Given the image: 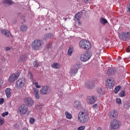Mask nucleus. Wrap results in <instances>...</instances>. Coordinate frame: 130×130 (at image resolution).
<instances>
[{
    "mask_svg": "<svg viewBox=\"0 0 130 130\" xmlns=\"http://www.w3.org/2000/svg\"><path fill=\"white\" fill-rule=\"evenodd\" d=\"M73 106L75 107V108H76V109H78V110H80V109H82V108H83V106H82L81 102H80L79 100H76L74 102Z\"/></svg>",
    "mask_w": 130,
    "mask_h": 130,
    "instance_id": "16",
    "label": "nucleus"
},
{
    "mask_svg": "<svg viewBox=\"0 0 130 130\" xmlns=\"http://www.w3.org/2000/svg\"><path fill=\"white\" fill-rule=\"evenodd\" d=\"M27 59V55L25 54H23L21 55L20 57L18 59V62H21L22 61H24Z\"/></svg>",
    "mask_w": 130,
    "mask_h": 130,
    "instance_id": "18",
    "label": "nucleus"
},
{
    "mask_svg": "<svg viewBox=\"0 0 130 130\" xmlns=\"http://www.w3.org/2000/svg\"><path fill=\"white\" fill-rule=\"evenodd\" d=\"M22 130H29L27 127H24Z\"/></svg>",
    "mask_w": 130,
    "mask_h": 130,
    "instance_id": "51",
    "label": "nucleus"
},
{
    "mask_svg": "<svg viewBox=\"0 0 130 130\" xmlns=\"http://www.w3.org/2000/svg\"><path fill=\"white\" fill-rule=\"evenodd\" d=\"M13 93V91L12 89L10 88H7L5 89V94L7 98H11L12 97V94Z\"/></svg>",
    "mask_w": 130,
    "mask_h": 130,
    "instance_id": "17",
    "label": "nucleus"
},
{
    "mask_svg": "<svg viewBox=\"0 0 130 130\" xmlns=\"http://www.w3.org/2000/svg\"><path fill=\"white\" fill-rule=\"evenodd\" d=\"M85 2H89V0H84Z\"/></svg>",
    "mask_w": 130,
    "mask_h": 130,
    "instance_id": "54",
    "label": "nucleus"
},
{
    "mask_svg": "<svg viewBox=\"0 0 130 130\" xmlns=\"http://www.w3.org/2000/svg\"><path fill=\"white\" fill-rule=\"evenodd\" d=\"M41 95H48L51 93V88L48 86H43L40 90Z\"/></svg>",
    "mask_w": 130,
    "mask_h": 130,
    "instance_id": "7",
    "label": "nucleus"
},
{
    "mask_svg": "<svg viewBox=\"0 0 130 130\" xmlns=\"http://www.w3.org/2000/svg\"><path fill=\"white\" fill-rule=\"evenodd\" d=\"M50 46H51V44H50L49 46H48V45H46V47H47L48 48H49Z\"/></svg>",
    "mask_w": 130,
    "mask_h": 130,
    "instance_id": "49",
    "label": "nucleus"
},
{
    "mask_svg": "<svg viewBox=\"0 0 130 130\" xmlns=\"http://www.w3.org/2000/svg\"><path fill=\"white\" fill-rule=\"evenodd\" d=\"M43 105H41V104H38L37 105H36V107L37 108V109H41V108H42L43 107Z\"/></svg>",
    "mask_w": 130,
    "mask_h": 130,
    "instance_id": "38",
    "label": "nucleus"
},
{
    "mask_svg": "<svg viewBox=\"0 0 130 130\" xmlns=\"http://www.w3.org/2000/svg\"><path fill=\"white\" fill-rule=\"evenodd\" d=\"M33 65L35 68H38L40 66V63H38V62L36 61L34 62Z\"/></svg>",
    "mask_w": 130,
    "mask_h": 130,
    "instance_id": "35",
    "label": "nucleus"
},
{
    "mask_svg": "<svg viewBox=\"0 0 130 130\" xmlns=\"http://www.w3.org/2000/svg\"><path fill=\"white\" fill-rule=\"evenodd\" d=\"M119 38L121 40H126L127 38H129V32H121L119 35Z\"/></svg>",
    "mask_w": 130,
    "mask_h": 130,
    "instance_id": "14",
    "label": "nucleus"
},
{
    "mask_svg": "<svg viewBox=\"0 0 130 130\" xmlns=\"http://www.w3.org/2000/svg\"><path fill=\"white\" fill-rule=\"evenodd\" d=\"M5 123V119H4V118L0 117V126H1V125H4V124Z\"/></svg>",
    "mask_w": 130,
    "mask_h": 130,
    "instance_id": "33",
    "label": "nucleus"
},
{
    "mask_svg": "<svg viewBox=\"0 0 130 130\" xmlns=\"http://www.w3.org/2000/svg\"><path fill=\"white\" fill-rule=\"evenodd\" d=\"M6 50H7V51H8L10 50V48H9V47H6Z\"/></svg>",
    "mask_w": 130,
    "mask_h": 130,
    "instance_id": "50",
    "label": "nucleus"
},
{
    "mask_svg": "<svg viewBox=\"0 0 130 130\" xmlns=\"http://www.w3.org/2000/svg\"><path fill=\"white\" fill-rule=\"evenodd\" d=\"M100 23L102 24V25H106V24H107V23H108V21H107V20H106L104 18H101L100 19Z\"/></svg>",
    "mask_w": 130,
    "mask_h": 130,
    "instance_id": "27",
    "label": "nucleus"
},
{
    "mask_svg": "<svg viewBox=\"0 0 130 130\" xmlns=\"http://www.w3.org/2000/svg\"><path fill=\"white\" fill-rule=\"evenodd\" d=\"M20 77V73H15L12 74L10 76L9 78V83H14L16 80H17L18 78Z\"/></svg>",
    "mask_w": 130,
    "mask_h": 130,
    "instance_id": "11",
    "label": "nucleus"
},
{
    "mask_svg": "<svg viewBox=\"0 0 130 130\" xmlns=\"http://www.w3.org/2000/svg\"><path fill=\"white\" fill-rule=\"evenodd\" d=\"M125 96V93L123 91H121L119 93V96L120 97H124Z\"/></svg>",
    "mask_w": 130,
    "mask_h": 130,
    "instance_id": "39",
    "label": "nucleus"
},
{
    "mask_svg": "<svg viewBox=\"0 0 130 130\" xmlns=\"http://www.w3.org/2000/svg\"><path fill=\"white\" fill-rule=\"evenodd\" d=\"M3 82L4 81L3 80V79H2V78H0V89L1 88H2V85H3Z\"/></svg>",
    "mask_w": 130,
    "mask_h": 130,
    "instance_id": "47",
    "label": "nucleus"
},
{
    "mask_svg": "<svg viewBox=\"0 0 130 130\" xmlns=\"http://www.w3.org/2000/svg\"><path fill=\"white\" fill-rule=\"evenodd\" d=\"M1 115L2 117H6V116H8V115H9V113L8 112L3 113Z\"/></svg>",
    "mask_w": 130,
    "mask_h": 130,
    "instance_id": "41",
    "label": "nucleus"
},
{
    "mask_svg": "<svg viewBox=\"0 0 130 130\" xmlns=\"http://www.w3.org/2000/svg\"><path fill=\"white\" fill-rule=\"evenodd\" d=\"M25 84H26V80L24 78L19 79L16 82L15 87L16 89H22L24 88Z\"/></svg>",
    "mask_w": 130,
    "mask_h": 130,
    "instance_id": "6",
    "label": "nucleus"
},
{
    "mask_svg": "<svg viewBox=\"0 0 130 130\" xmlns=\"http://www.w3.org/2000/svg\"><path fill=\"white\" fill-rule=\"evenodd\" d=\"M97 101V96L95 95L88 96L87 97L86 102L89 105L94 104Z\"/></svg>",
    "mask_w": 130,
    "mask_h": 130,
    "instance_id": "8",
    "label": "nucleus"
},
{
    "mask_svg": "<svg viewBox=\"0 0 130 130\" xmlns=\"http://www.w3.org/2000/svg\"><path fill=\"white\" fill-rule=\"evenodd\" d=\"M109 115L110 117L115 118L117 117V115H118V113H117V111L116 110H113L109 113Z\"/></svg>",
    "mask_w": 130,
    "mask_h": 130,
    "instance_id": "19",
    "label": "nucleus"
},
{
    "mask_svg": "<svg viewBox=\"0 0 130 130\" xmlns=\"http://www.w3.org/2000/svg\"><path fill=\"white\" fill-rule=\"evenodd\" d=\"M65 115L67 119H72V118H73V116L72 115V114H71L68 111L65 112Z\"/></svg>",
    "mask_w": 130,
    "mask_h": 130,
    "instance_id": "25",
    "label": "nucleus"
},
{
    "mask_svg": "<svg viewBox=\"0 0 130 130\" xmlns=\"http://www.w3.org/2000/svg\"><path fill=\"white\" fill-rule=\"evenodd\" d=\"M2 32L3 33V34L5 35L6 37H10V36H11V33H10V31H9L8 30H6V29H3L2 30Z\"/></svg>",
    "mask_w": 130,
    "mask_h": 130,
    "instance_id": "23",
    "label": "nucleus"
},
{
    "mask_svg": "<svg viewBox=\"0 0 130 130\" xmlns=\"http://www.w3.org/2000/svg\"><path fill=\"white\" fill-rule=\"evenodd\" d=\"M81 17H82V12H78L75 16V19H76L77 21H79V20L81 19Z\"/></svg>",
    "mask_w": 130,
    "mask_h": 130,
    "instance_id": "28",
    "label": "nucleus"
},
{
    "mask_svg": "<svg viewBox=\"0 0 130 130\" xmlns=\"http://www.w3.org/2000/svg\"><path fill=\"white\" fill-rule=\"evenodd\" d=\"M98 130H102V128L100 127H99L98 128Z\"/></svg>",
    "mask_w": 130,
    "mask_h": 130,
    "instance_id": "52",
    "label": "nucleus"
},
{
    "mask_svg": "<svg viewBox=\"0 0 130 130\" xmlns=\"http://www.w3.org/2000/svg\"><path fill=\"white\" fill-rule=\"evenodd\" d=\"M61 67V66L60 65V64H59L57 62L53 63L51 65V67L52 68V69H60Z\"/></svg>",
    "mask_w": 130,
    "mask_h": 130,
    "instance_id": "22",
    "label": "nucleus"
},
{
    "mask_svg": "<svg viewBox=\"0 0 130 130\" xmlns=\"http://www.w3.org/2000/svg\"><path fill=\"white\" fill-rule=\"evenodd\" d=\"M4 102H5V99L3 98L0 99V104H4Z\"/></svg>",
    "mask_w": 130,
    "mask_h": 130,
    "instance_id": "45",
    "label": "nucleus"
},
{
    "mask_svg": "<svg viewBox=\"0 0 130 130\" xmlns=\"http://www.w3.org/2000/svg\"><path fill=\"white\" fill-rule=\"evenodd\" d=\"M79 46L83 49H90L91 47V43L90 41L86 40L80 41L79 42Z\"/></svg>",
    "mask_w": 130,
    "mask_h": 130,
    "instance_id": "3",
    "label": "nucleus"
},
{
    "mask_svg": "<svg viewBox=\"0 0 130 130\" xmlns=\"http://www.w3.org/2000/svg\"><path fill=\"white\" fill-rule=\"evenodd\" d=\"M92 108L93 109V110H98V109H99V104H94L92 106Z\"/></svg>",
    "mask_w": 130,
    "mask_h": 130,
    "instance_id": "30",
    "label": "nucleus"
},
{
    "mask_svg": "<svg viewBox=\"0 0 130 130\" xmlns=\"http://www.w3.org/2000/svg\"><path fill=\"white\" fill-rule=\"evenodd\" d=\"M97 92L98 94H100V96H101V94H102V88H101V87H99L98 88Z\"/></svg>",
    "mask_w": 130,
    "mask_h": 130,
    "instance_id": "37",
    "label": "nucleus"
},
{
    "mask_svg": "<svg viewBox=\"0 0 130 130\" xmlns=\"http://www.w3.org/2000/svg\"><path fill=\"white\" fill-rule=\"evenodd\" d=\"M23 100L28 107H31L34 104V101L30 97L24 98Z\"/></svg>",
    "mask_w": 130,
    "mask_h": 130,
    "instance_id": "13",
    "label": "nucleus"
},
{
    "mask_svg": "<svg viewBox=\"0 0 130 130\" xmlns=\"http://www.w3.org/2000/svg\"><path fill=\"white\" fill-rule=\"evenodd\" d=\"M73 52H74V47L72 46H70L68 51V55H70V56L72 55Z\"/></svg>",
    "mask_w": 130,
    "mask_h": 130,
    "instance_id": "24",
    "label": "nucleus"
},
{
    "mask_svg": "<svg viewBox=\"0 0 130 130\" xmlns=\"http://www.w3.org/2000/svg\"><path fill=\"white\" fill-rule=\"evenodd\" d=\"M116 73V70H114L113 68H109L107 72V75L108 76H111L112 75H114Z\"/></svg>",
    "mask_w": 130,
    "mask_h": 130,
    "instance_id": "20",
    "label": "nucleus"
},
{
    "mask_svg": "<svg viewBox=\"0 0 130 130\" xmlns=\"http://www.w3.org/2000/svg\"><path fill=\"white\" fill-rule=\"evenodd\" d=\"M85 128H86L85 126H81L77 128V130H85Z\"/></svg>",
    "mask_w": 130,
    "mask_h": 130,
    "instance_id": "44",
    "label": "nucleus"
},
{
    "mask_svg": "<svg viewBox=\"0 0 130 130\" xmlns=\"http://www.w3.org/2000/svg\"><path fill=\"white\" fill-rule=\"evenodd\" d=\"M4 3L8 4V5H12L13 4V1H12L11 0H4Z\"/></svg>",
    "mask_w": 130,
    "mask_h": 130,
    "instance_id": "32",
    "label": "nucleus"
},
{
    "mask_svg": "<svg viewBox=\"0 0 130 130\" xmlns=\"http://www.w3.org/2000/svg\"><path fill=\"white\" fill-rule=\"evenodd\" d=\"M1 130V129H0Z\"/></svg>",
    "mask_w": 130,
    "mask_h": 130,
    "instance_id": "55",
    "label": "nucleus"
},
{
    "mask_svg": "<svg viewBox=\"0 0 130 130\" xmlns=\"http://www.w3.org/2000/svg\"><path fill=\"white\" fill-rule=\"evenodd\" d=\"M78 120L81 123H85L88 120V114L87 113L81 111L78 114Z\"/></svg>",
    "mask_w": 130,
    "mask_h": 130,
    "instance_id": "2",
    "label": "nucleus"
},
{
    "mask_svg": "<svg viewBox=\"0 0 130 130\" xmlns=\"http://www.w3.org/2000/svg\"><path fill=\"white\" fill-rule=\"evenodd\" d=\"M91 58V53L89 52H85L81 55L80 59L82 61H88Z\"/></svg>",
    "mask_w": 130,
    "mask_h": 130,
    "instance_id": "10",
    "label": "nucleus"
},
{
    "mask_svg": "<svg viewBox=\"0 0 130 130\" xmlns=\"http://www.w3.org/2000/svg\"><path fill=\"white\" fill-rule=\"evenodd\" d=\"M54 37V35L52 33H49L45 35L44 39L45 40H47V39H51V38H53Z\"/></svg>",
    "mask_w": 130,
    "mask_h": 130,
    "instance_id": "21",
    "label": "nucleus"
},
{
    "mask_svg": "<svg viewBox=\"0 0 130 130\" xmlns=\"http://www.w3.org/2000/svg\"><path fill=\"white\" fill-rule=\"evenodd\" d=\"M110 125L112 129H119L120 126H121V122L119 121L118 120L115 119L111 122Z\"/></svg>",
    "mask_w": 130,
    "mask_h": 130,
    "instance_id": "5",
    "label": "nucleus"
},
{
    "mask_svg": "<svg viewBox=\"0 0 130 130\" xmlns=\"http://www.w3.org/2000/svg\"><path fill=\"white\" fill-rule=\"evenodd\" d=\"M85 87L87 88V89H93L94 87L95 86V82L93 80H91L90 81H87L85 83Z\"/></svg>",
    "mask_w": 130,
    "mask_h": 130,
    "instance_id": "15",
    "label": "nucleus"
},
{
    "mask_svg": "<svg viewBox=\"0 0 130 130\" xmlns=\"http://www.w3.org/2000/svg\"><path fill=\"white\" fill-rule=\"evenodd\" d=\"M28 112V106L25 104L21 105L17 110V113L19 115H25Z\"/></svg>",
    "mask_w": 130,
    "mask_h": 130,
    "instance_id": "4",
    "label": "nucleus"
},
{
    "mask_svg": "<svg viewBox=\"0 0 130 130\" xmlns=\"http://www.w3.org/2000/svg\"><path fill=\"white\" fill-rule=\"evenodd\" d=\"M126 52H130V46H128L126 49Z\"/></svg>",
    "mask_w": 130,
    "mask_h": 130,
    "instance_id": "48",
    "label": "nucleus"
},
{
    "mask_svg": "<svg viewBox=\"0 0 130 130\" xmlns=\"http://www.w3.org/2000/svg\"><path fill=\"white\" fill-rule=\"evenodd\" d=\"M119 90H120V86H116L114 90L115 94H117L119 92Z\"/></svg>",
    "mask_w": 130,
    "mask_h": 130,
    "instance_id": "31",
    "label": "nucleus"
},
{
    "mask_svg": "<svg viewBox=\"0 0 130 130\" xmlns=\"http://www.w3.org/2000/svg\"><path fill=\"white\" fill-rule=\"evenodd\" d=\"M130 105H128L127 104H125L124 105V108H125V109H128L129 108Z\"/></svg>",
    "mask_w": 130,
    "mask_h": 130,
    "instance_id": "46",
    "label": "nucleus"
},
{
    "mask_svg": "<svg viewBox=\"0 0 130 130\" xmlns=\"http://www.w3.org/2000/svg\"><path fill=\"white\" fill-rule=\"evenodd\" d=\"M28 77L30 80H33V75L31 73H29L28 74Z\"/></svg>",
    "mask_w": 130,
    "mask_h": 130,
    "instance_id": "43",
    "label": "nucleus"
},
{
    "mask_svg": "<svg viewBox=\"0 0 130 130\" xmlns=\"http://www.w3.org/2000/svg\"><path fill=\"white\" fill-rule=\"evenodd\" d=\"M34 95L36 99H39V98H40L39 92H37V93H35Z\"/></svg>",
    "mask_w": 130,
    "mask_h": 130,
    "instance_id": "40",
    "label": "nucleus"
},
{
    "mask_svg": "<svg viewBox=\"0 0 130 130\" xmlns=\"http://www.w3.org/2000/svg\"><path fill=\"white\" fill-rule=\"evenodd\" d=\"M34 122H35V119H34V118H30L29 123L31 124H33V123H34Z\"/></svg>",
    "mask_w": 130,
    "mask_h": 130,
    "instance_id": "42",
    "label": "nucleus"
},
{
    "mask_svg": "<svg viewBox=\"0 0 130 130\" xmlns=\"http://www.w3.org/2000/svg\"><path fill=\"white\" fill-rule=\"evenodd\" d=\"M81 69V64H76L73 68H72L70 70V74L71 76H76V74L78 73V70Z\"/></svg>",
    "mask_w": 130,
    "mask_h": 130,
    "instance_id": "9",
    "label": "nucleus"
},
{
    "mask_svg": "<svg viewBox=\"0 0 130 130\" xmlns=\"http://www.w3.org/2000/svg\"><path fill=\"white\" fill-rule=\"evenodd\" d=\"M32 84H33V85H35V86L37 89H40V88H41V85H39L38 82H37L35 81L32 82Z\"/></svg>",
    "mask_w": 130,
    "mask_h": 130,
    "instance_id": "29",
    "label": "nucleus"
},
{
    "mask_svg": "<svg viewBox=\"0 0 130 130\" xmlns=\"http://www.w3.org/2000/svg\"><path fill=\"white\" fill-rule=\"evenodd\" d=\"M32 91H33V93L34 94H36L37 93H39V89L36 88V87H33Z\"/></svg>",
    "mask_w": 130,
    "mask_h": 130,
    "instance_id": "34",
    "label": "nucleus"
},
{
    "mask_svg": "<svg viewBox=\"0 0 130 130\" xmlns=\"http://www.w3.org/2000/svg\"><path fill=\"white\" fill-rule=\"evenodd\" d=\"M43 47V42L40 39H36L31 43V48L33 50H40Z\"/></svg>",
    "mask_w": 130,
    "mask_h": 130,
    "instance_id": "1",
    "label": "nucleus"
},
{
    "mask_svg": "<svg viewBox=\"0 0 130 130\" xmlns=\"http://www.w3.org/2000/svg\"><path fill=\"white\" fill-rule=\"evenodd\" d=\"M78 24L80 25H81V21H79L78 22Z\"/></svg>",
    "mask_w": 130,
    "mask_h": 130,
    "instance_id": "53",
    "label": "nucleus"
},
{
    "mask_svg": "<svg viewBox=\"0 0 130 130\" xmlns=\"http://www.w3.org/2000/svg\"><path fill=\"white\" fill-rule=\"evenodd\" d=\"M116 103L118 105H120L121 104V99L118 98L116 99Z\"/></svg>",
    "mask_w": 130,
    "mask_h": 130,
    "instance_id": "36",
    "label": "nucleus"
},
{
    "mask_svg": "<svg viewBox=\"0 0 130 130\" xmlns=\"http://www.w3.org/2000/svg\"><path fill=\"white\" fill-rule=\"evenodd\" d=\"M114 80L112 78H108L106 80V86L107 88H109L110 89L113 87L114 86Z\"/></svg>",
    "mask_w": 130,
    "mask_h": 130,
    "instance_id": "12",
    "label": "nucleus"
},
{
    "mask_svg": "<svg viewBox=\"0 0 130 130\" xmlns=\"http://www.w3.org/2000/svg\"><path fill=\"white\" fill-rule=\"evenodd\" d=\"M27 29H28V26H27V25H22L20 27V30L22 32H26V31H27Z\"/></svg>",
    "mask_w": 130,
    "mask_h": 130,
    "instance_id": "26",
    "label": "nucleus"
}]
</instances>
